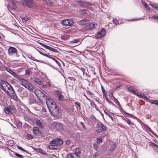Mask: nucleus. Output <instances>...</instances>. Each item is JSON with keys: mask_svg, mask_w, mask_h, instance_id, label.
<instances>
[{"mask_svg": "<svg viewBox=\"0 0 158 158\" xmlns=\"http://www.w3.org/2000/svg\"><path fill=\"white\" fill-rule=\"evenodd\" d=\"M48 108L52 115L55 116L59 114V109L55 102L48 106Z\"/></svg>", "mask_w": 158, "mask_h": 158, "instance_id": "f257e3e1", "label": "nucleus"}, {"mask_svg": "<svg viewBox=\"0 0 158 158\" xmlns=\"http://www.w3.org/2000/svg\"><path fill=\"white\" fill-rule=\"evenodd\" d=\"M7 52L8 55L10 56L18 57L19 56L18 51L14 47L9 46Z\"/></svg>", "mask_w": 158, "mask_h": 158, "instance_id": "f03ea898", "label": "nucleus"}, {"mask_svg": "<svg viewBox=\"0 0 158 158\" xmlns=\"http://www.w3.org/2000/svg\"><path fill=\"white\" fill-rule=\"evenodd\" d=\"M19 83L21 85L30 91L33 92L34 88L32 85L26 80L23 79Z\"/></svg>", "mask_w": 158, "mask_h": 158, "instance_id": "7ed1b4c3", "label": "nucleus"}, {"mask_svg": "<svg viewBox=\"0 0 158 158\" xmlns=\"http://www.w3.org/2000/svg\"><path fill=\"white\" fill-rule=\"evenodd\" d=\"M81 152V150L79 148H76L75 153H68L66 156L67 158H80V156L78 154Z\"/></svg>", "mask_w": 158, "mask_h": 158, "instance_id": "20e7f679", "label": "nucleus"}, {"mask_svg": "<svg viewBox=\"0 0 158 158\" xmlns=\"http://www.w3.org/2000/svg\"><path fill=\"white\" fill-rule=\"evenodd\" d=\"M63 143V140L60 138L53 139L50 141V144H52L54 146L57 147L58 146L62 145Z\"/></svg>", "mask_w": 158, "mask_h": 158, "instance_id": "39448f33", "label": "nucleus"}, {"mask_svg": "<svg viewBox=\"0 0 158 158\" xmlns=\"http://www.w3.org/2000/svg\"><path fill=\"white\" fill-rule=\"evenodd\" d=\"M21 3L23 5L26 6L29 8H32L34 6L33 0H21Z\"/></svg>", "mask_w": 158, "mask_h": 158, "instance_id": "423d86ee", "label": "nucleus"}, {"mask_svg": "<svg viewBox=\"0 0 158 158\" xmlns=\"http://www.w3.org/2000/svg\"><path fill=\"white\" fill-rule=\"evenodd\" d=\"M106 31L105 29L102 28L98 31L96 34L94 35V38L96 39H100L104 36L106 34Z\"/></svg>", "mask_w": 158, "mask_h": 158, "instance_id": "0eeeda50", "label": "nucleus"}, {"mask_svg": "<svg viewBox=\"0 0 158 158\" xmlns=\"http://www.w3.org/2000/svg\"><path fill=\"white\" fill-rule=\"evenodd\" d=\"M1 85L2 89L6 93L8 91V89L10 88L11 85L7 82L5 81H1Z\"/></svg>", "mask_w": 158, "mask_h": 158, "instance_id": "6e6552de", "label": "nucleus"}, {"mask_svg": "<svg viewBox=\"0 0 158 158\" xmlns=\"http://www.w3.org/2000/svg\"><path fill=\"white\" fill-rule=\"evenodd\" d=\"M97 131L99 133H101L106 130V127L101 122L97 123Z\"/></svg>", "mask_w": 158, "mask_h": 158, "instance_id": "1a4fd4ad", "label": "nucleus"}, {"mask_svg": "<svg viewBox=\"0 0 158 158\" xmlns=\"http://www.w3.org/2000/svg\"><path fill=\"white\" fill-rule=\"evenodd\" d=\"M5 113L6 114H12L15 112V110L14 106H8L4 109Z\"/></svg>", "mask_w": 158, "mask_h": 158, "instance_id": "9d476101", "label": "nucleus"}, {"mask_svg": "<svg viewBox=\"0 0 158 158\" xmlns=\"http://www.w3.org/2000/svg\"><path fill=\"white\" fill-rule=\"evenodd\" d=\"M35 94L39 99L44 97L45 96V94L42 91L39 89L34 90Z\"/></svg>", "mask_w": 158, "mask_h": 158, "instance_id": "9b49d317", "label": "nucleus"}, {"mask_svg": "<svg viewBox=\"0 0 158 158\" xmlns=\"http://www.w3.org/2000/svg\"><path fill=\"white\" fill-rule=\"evenodd\" d=\"M73 23V21L69 19H65L62 21V24L64 26H72Z\"/></svg>", "mask_w": 158, "mask_h": 158, "instance_id": "f8f14e48", "label": "nucleus"}, {"mask_svg": "<svg viewBox=\"0 0 158 158\" xmlns=\"http://www.w3.org/2000/svg\"><path fill=\"white\" fill-rule=\"evenodd\" d=\"M6 94L12 99L16 100L17 98L16 94L14 89L11 91H8L6 93Z\"/></svg>", "mask_w": 158, "mask_h": 158, "instance_id": "ddd939ff", "label": "nucleus"}, {"mask_svg": "<svg viewBox=\"0 0 158 158\" xmlns=\"http://www.w3.org/2000/svg\"><path fill=\"white\" fill-rule=\"evenodd\" d=\"M129 90L132 93L135 94V95H137L138 96L141 98H143L144 97L145 98H147V97H145L144 95H141L139 94L138 92L136 90H134V89L131 87L129 89Z\"/></svg>", "mask_w": 158, "mask_h": 158, "instance_id": "4468645a", "label": "nucleus"}, {"mask_svg": "<svg viewBox=\"0 0 158 158\" xmlns=\"http://www.w3.org/2000/svg\"><path fill=\"white\" fill-rule=\"evenodd\" d=\"M56 95L57 96L58 100L60 101H63L64 99V95L61 94V92L58 90L55 91Z\"/></svg>", "mask_w": 158, "mask_h": 158, "instance_id": "2eb2a0df", "label": "nucleus"}, {"mask_svg": "<svg viewBox=\"0 0 158 158\" xmlns=\"http://www.w3.org/2000/svg\"><path fill=\"white\" fill-rule=\"evenodd\" d=\"M40 44L42 45L43 47L45 48H46L47 49L52 52H55L56 53H57L58 52V51L56 49L54 48H52L50 46H48L44 44L43 43H40Z\"/></svg>", "mask_w": 158, "mask_h": 158, "instance_id": "dca6fc26", "label": "nucleus"}, {"mask_svg": "<svg viewBox=\"0 0 158 158\" xmlns=\"http://www.w3.org/2000/svg\"><path fill=\"white\" fill-rule=\"evenodd\" d=\"M77 2L78 3L79 6L84 7H87L88 6H90L91 5V3L89 2H87L84 1H78Z\"/></svg>", "mask_w": 158, "mask_h": 158, "instance_id": "f3484780", "label": "nucleus"}, {"mask_svg": "<svg viewBox=\"0 0 158 158\" xmlns=\"http://www.w3.org/2000/svg\"><path fill=\"white\" fill-rule=\"evenodd\" d=\"M33 132L35 135L40 136L41 135V131L37 127H34L33 128Z\"/></svg>", "mask_w": 158, "mask_h": 158, "instance_id": "a211bd4d", "label": "nucleus"}, {"mask_svg": "<svg viewBox=\"0 0 158 158\" xmlns=\"http://www.w3.org/2000/svg\"><path fill=\"white\" fill-rule=\"evenodd\" d=\"M65 127L63 124L58 123L56 124V128L58 131L63 130L65 129Z\"/></svg>", "mask_w": 158, "mask_h": 158, "instance_id": "6ab92c4d", "label": "nucleus"}, {"mask_svg": "<svg viewBox=\"0 0 158 158\" xmlns=\"http://www.w3.org/2000/svg\"><path fill=\"white\" fill-rule=\"evenodd\" d=\"M89 22V21L88 20L83 19L77 21V23L79 25H83L88 24Z\"/></svg>", "mask_w": 158, "mask_h": 158, "instance_id": "aec40b11", "label": "nucleus"}, {"mask_svg": "<svg viewBox=\"0 0 158 158\" xmlns=\"http://www.w3.org/2000/svg\"><path fill=\"white\" fill-rule=\"evenodd\" d=\"M48 58L51 59L53 60L58 65L59 67L61 66L60 63L59 61V60L60 61V60L57 57H56V58H55L54 57H52V56L50 55H49V56H48Z\"/></svg>", "mask_w": 158, "mask_h": 158, "instance_id": "412c9836", "label": "nucleus"}, {"mask_svg": "<svg viewBox=\"0 0 158 158\" xmlns=\"http://www.w3.org/2000/svg\"><path fill=\"white\" fill-rule=\"evenodd\" d=\"M51 86L50 84L48 82L43 83L41 85V88L43 89H49Z\"/></svg>", "mask_w": 158, "mask_h": 158, "instance_id": "4be33fe9", "label": "nucleus"}, {"mask_svg": "<svg viewBox=\"0 0 158 158\" xmlns=\"http://www.w3.org/2000/svg\"><path fill=\"white\" fill-rule=\"evenodd\" d=\"M54 102L53 100L51 98L47 99L46 100V103L48 107L51 105Z\"/></svg>", "mask_w": 158, "mask_h": 158, "instance_id": "5701e85b", "label": "nucleus"}, {"mask_svg": "<svg viewBox=\"0 0 158 158\" xmlns=\"http://www.w3.org/2000/svg\"><path fill=\"white\" fill-rule=\"evenodd\" d=\"M8 6L9 8L12 9L14 10L16 8V6L15 4L12 1L9 2Z\"/></svg>", "mask_w": 158, "mask_h": 158, "instance_id": "b1692460", "label": "nucleus"}, {"mask_svg": "<svg viewBox=\"0 0 158 158\" xmlns=\"http://www.w3.org/2000/svg\"><path fill=\"white\" fill-rule=\"evenodd\" d=\"M33 80L34 82L36 83L37 84L41 85L43 83V81H41L40 79H39L36 78H34Z\"/></svg>", "mask_w": 158, "mask_h": 158, "instance_id": "393cba45", "label": "nucleus"}, {"mask_svg": "<svg viewBox=\"0 0 158 158\" xmlns=\"http://www.w3.org/2000/svg\"><path fill=\"white\" fill-rule=\"evenodd\" d=\"M33 121L34 123L36 124V125L42 127V123L40 121L38 118H34Z\"/></svg>", "mask_w": 158, "mask_h": 158, "instance_id": "a878e982", "label": "nucleus"}, {"mask_svg": "<svg viewBox=\"0 0 158 158\" xmlns=\"http://www.w3.org/2000/svg\"><path fill=\"white\" fill-rule=\"evenodd\" d=\"M123 120L126 122L129 125H134V123L132 122L129 119L127 118H123Z\"/></svg>", "mask_w": 158, "mask_h": 158, "instance_id": "bb28decb", "label": "nucleus"}, {"mask_svg": "<svg viewBox=\"0 0 158 158\" xmlns=\"http://www.w3.org/2000/svg\"><path fill=\"white\" fill-rule=\"evenodd\" d=\"M25 55L28 58L34 61L36 60L35 57H33L31 54L28 53H25Z\"/></svg>", "mask_w": 158, "mask_h": 158, "instance_id": "cd10ccee", "label": "nucleus"}, {"mask_svg": "<svg viewBox=\"0 0 158 158\" xmlns=\"http://www.w3.org/2000/svg\"><path fill=\"white\" fill-rule=\"evenodd\" d=\"M31 70V69L30 68H29L26 69L25 71V75L29 76L31 74V73L30 71Z\"/></svg>", "mask_w": 158, "mask_h": 158, "instance_id": "c85d7f7f", "label": "nucleus"}, {"mask_svg": "<svg viewBox=\"0 0 158 158\" xmlns=\"http://www.w3.org/2000/svg\"><path fill=\"white\" fill-rule=\"evenodd\" d=\"M96 26H97V24L96 23H91L89 25V28L90 29H92L94 28Z\"/></svg>", "mask_w": 158, "mask_h": 158, "instance_id": "c756f323", "label": "nucleus"}, {"mask_svg": "<svg viewBox=\"0 0 158 158\" xmlns=\"http://www.w3.org/2000/svg\"><path fill=\"white\" fill-rule=\"evenodd\" d=\"M150 145L152 147H154V149L155 150H157L158 151V145L157 144L152 142L150 143Z\"/></svg>", "mask_w": 158, "mask_h": 158, "instance_id": "7c9ffc66", "label": "nucleus"}, {"mask_svg": "<svg viewBox=\"0 0 158 158\" xmlns=\"http://www.w3.org/2000/svg\"><path fill=\"white\" fill-rule=\"evenodd\" d=\"M81 40V39L80 38H77L76 39H74L73 40L71 41L70 42V43L71 44L73 43H78L80 40Z\"/></svg>", "mask_w": 158, "mask_h": 158, "instance_id": "2f4dec72", "label": "nucleus"}, {"mask_svg": "<svg viewBox=\"0 0 158 158\" xmlns=\"http://www.w3.org/2000/svg\"><path fill=\"white\" fill-rule=\"evenodd\" d=\"M13 76L19 80V82H21L23 79V78H22L20 76L17 75L16 73H15Z\"/></svg>", "mask_w": 158, "mask_h": 158, "instance_id": "473e14b6", "label": "nucleus"}, {"mask_svg": "<svg viewBox=\"0 0 158 158\" xmlns=\"http://www.w3.org/2000/svg\"><path fill=\"white\" fill-rule=\"evenodd\" d=\"M29 99V103L30 104H33L36 102L35 99L34 97H30Z\"/></svg>", "mask_w": 158, "mask_h": 158, "instance_id": "72a5a7b5", "label": "nucleus"}, {"mask_svg": "<svg viewBox=\"0 0 158 158\" xmlns=\"http://www.w3.org/2000/svg\"><path fill=\"white\" fill-rule=\"evenodd\" d=\"M48 148L51 150H56L58 148L57 147L54 146L52 144H50L48 146Z\"/></svg>", "mask_w": 158, "mask_h": 158, "instance_id": "f704fd0d", "label": "nucleus"}, {"mask_svg": "<svg viewBox=\"0 0 158 158\" xmlns=\"http://www.w3.org/2000/svg\"><path fill=\"white\" fill-rule=\"evenodd\" d=\"M6 70L9 73H10L13 76L15 74V73L12 70H11L10 69L8 68H6Z\"/></svg>", "mask_w": 158, "mask_h": 158, "instance_id": "c9c22d12", "label": "nucleus"}, {"mask_svg": "<svg viewBox=\"0 0 158 158\" xmlns=\"http://www.w3.org/2000/svg\"><path fill=\"white\" fill-rule=\"evenodd\" d=\"M68 78L70 80V82H71L72 84L74 83L75 81H76V79L74 77H68Z\"/></svg>", "mask_w": 158, "mask_h": 158, "instance_id": "e433bc0d", "label": "nucleus"}, {"mask_svg": "<svg viewBox=\"0 0 158 158\" xmlns=\"http://www.w3.org/2000/svg\"><path fill=\"white\" fill-rule=\"evenodd\" d=\"M69 38V35H63L61 36L62 39L64 40H66Z\"/></svg>", "mask_w": 158, "mask_h": 158, "instance_id": "4c0bfd02", "label": "nucleus"}, {"mask_svg": "<svg viewBox=\"0 0 158 158\" xmlns=\"http://www.w3.org/2000/svg\"><path fill=\"white\" fill-rule=\"evenodd\" d=\"M22 94L23 97H27L28 96V94L27 91L24 90L22 92Z\"/></svg>", "mask_w": 158, "mask_h": 158, "instance_id": "58836bf2", "label": "nucleus"}, {"mask_svg": "<svg viewBox=\"0 0 158 158\" xmlns=\"http://www.w3.org/2000/svg\"><path fill=\"white\" fill-rule=\"evenodd\" d=\"M147 130L152 133L154 135L156 136L158 138V136L153 131L150 127H149L148 129H147Z\"/></svg>", "mask_w": 158, "mask_h": 158, "instance_id": "ea45409f", "label": "nucleus"}, {"mask_svg": "<svg viewBox=\"0 0 158 158\" xmlns=\"http://www.w3.org/2000/svg\"><path fill=\"white\" fill-rule=\"evenodd\" d=\"M101 89L103 93V96H105L106 95V90L105 89L104 87L101 85Z\"/></svg>", "mask_w": 158, "mask_h": 158, "instance_id": "a19ab883", "label": "nucleus"}, {"mask_svg": "<svg viewBox=\"0 0 158 158\" xmlns=\"http://www.w3.org/2000/svg\"><path fill=\"white\" fill-rule=\"evenodd\" d=\"M104 112L106 114L108 115L111 118V119L112 121H113L114 118H113V117L110 115V112H106L105 110L104 111Z\"/></svg>", "mask_w": 158, "mask_h": 158, "instance_id": "79ce46f5", "label": "nucleus"}, {"mask_svg": "<svg viewBox=\"0 0 158 158\" xmlns=\"http://www.w3.org/2000/svg\"><path fill=\"white\" fill-rule=\"evenodd\" d=\"M103 139V137L101 136L99 137V138L97 139V143L98 144H100L102 142V140Z\"/></svg>", "mask_w": 158, "mask_h": 158, "instance_id": "37998d69", "label": "nucleus"}, {"mask_svg": "<svg viewBox=\"0 0 158 158\" xmlns=\"http://www.w3.org/2000/svg\"><path fill=\"white\" fill-rule=\"evenodd\" d=\"M87 10H81L80 11V14L81 15H84L86 14Z\"/></svg>", "mask_w": 158, "mask_h": 158, "instance_id": "c03bdc74", "label": "nucleus"}, {"mask_svg": "<svg viewBox=\"0 0 158 158\" xmlns=\"http://www.w3.org/2000/svg\"><path fill=\"white\" fill-rule=\"evenodd\" d=\"M27 138L28 139H31L33 138V136L31 134H27Z\"/></svg>", "mask_w": 158, "mask_h": 158, "instance_id": "a18cd8bd", "label": "nucleus"}, {"mask_svg": "<svg viewBox=\"0 0 158 158\" xmlns=\"http://www.w3.org/2000/svg\"><path fill=\"white\" fill-rule=\"evenodd\" d=\"M17 148L19 149V150H22L23 152H24L27 153H28V152H27L26 150L23 149L21 147L19 146L18 145H17Z\"/></svg>", "mask_w": 158, "mask_h": 158, "instance_id": "49530a36", "label": "nucleus"}, {"mask_svg": "<svg viewBox=\"0 0 158 158\" xmlns=\"http://www.w3.org/2000/svg\"><path fill=\"white\" fill-rule=\"evenodd\" d=\"M142 4L143 5H144V7H145V8L146 9H147L148 10H150V9L148 8L149 6L144 1L142 3Z\"/></svg>", "mask_w": 158, "mask_h": 158, "instance_id": "de8ad7c7", "label": "nucleus"}, {"mask_svg": "<svg viewBox=\"0 0 158 158\" xmlns=\"http://www.w3.org/2000/svg\"><path fill=\"white\" fill-rule=\"evenodd\" d=\"M91 105L92 107H93L94 106L97 110H98V107H97V105L94 102H91Z\"/></svg>", "mask_w": 158, "mask_h": 158, "instance_id": "09e8293b", "label": "nucleus"}, {"mask_svg": "<svg viewBox=\"0 0 158 158\" xmlns=\"http://www.w3.org/2000/svg\"><path fill=\"white\" fill-rule=\"evenodd\" d=\"M14 154L17 157L20 158H23V156L19 154L18 153L16 152H15Z\"/></svg>", "mask_w": 158, "mask_h": 158, "instance_id": "8fccbe9b", "label": "nucleus"}, {"mask_svg": "<svg viewBox=\"0 0 158 158\" xmlns=\"http://www.w3.org/2000/svg\"><path fill=\"white\" fill-rule=\"evenodd\" d=\"M38 52L41 55L44 56H46L48 57V56H49V55H48V54H45V53H43L42 52L40 51L39 50H38Z\"/></svg>", "mask_w": 158, "mask_h": 158, "instance_id": "3c124183", "label": "nucleus"}, {"mask_svg": "<svg viewBox=\"0 0 158 158\" xmlns=\"http://www.w3.org/2000/svg\"><path fill=\"white\" fill-rule=\"evenodd\" d=\"M23 90V88L22 87H19L18 89V91L19 93L22 92Z\"/></svg>", "mask_w": 158, "mask_h": 158, "instance_id": "603ef678", "label": "nucleus"}, {"mask_svg": "<svg viewBox=\"0 0 158 158\" xmlns=\"http://www.w3.org/2000/svg\"><path fill=\"white\" fill-rule=\"evenodd\" d=\"M93 147L96 150H97L98 148V145L96 143H94L93 144Z\"/></svg>", "mask_w": 158, "mask_h": 158, "instance_id": "864d4df0", "label": "nucleus"}, {"mask_svg": "<svg viewBox=\"0 0 158 158\" xmlns=\"http://www.w3.org/2000/svg\"><path fill=\"white\" fill-rule=\"evenodd\" d=\"M80 124H81V125L82 126L83 128L84 129L86 130V128L85 127V126L83 122H80Z\"/></svg>", "mask_w": 158, "mask_h": 158, "instance_id": "5fc2aeb1", "label": "nucleus"}, {"mask_svg": "<svg viewBox=\"0 0 158 158\" xmlns=\"http://www.w3.org/2000/svg\"><path fill=\"white\" fill-rule=\"evenodd\" d=\"M74 104L75 105H77L78 106V107H79V108L80 109H81V107L80 106L81 104H80V103L79 102H74Z\"/></svg>", "mask_w": 158, "mask_h": 158, "instance_id": "6e6d98bb", "label": "nucleus"}, {"mask_svg": "<svg viewBox=\"0 0 158 158\" xmlns=\"http://www.w3.org/2000/svg\"><path fill=\"white\" fill-rule=\"evenodd\" d=\"M114 102L118 106H119L120 105V103L116 98L115 99Z\"/></svg>", "mask_w": 158, "mask_h": 158, "instance_id": "4d7b16f0", "label": "nucleus"}, {"mask_svg": "<svg viewBox=\"0 0 158 158\" xmlns=\"http://www.w3.org/2000/svg\"><path fill=\"white\" fill-rule=\"evenodd\" d=\"M152 103L158 105V101L157 100H154L153 101Z\"/></svg>", "mask_w": 158, "mask_h": 158, "instance_id": "13d9d810", "label": "nucleus"}, {"mask_svg": "<svg viewBox=\"0 0 158 158\" xmlns=\"http://www.w3.org/2000/svg\"><path fill=\"white\" fill-rule=\"evenodd\" d=\"M48 64L50 66H51V67H52V68H53V69H57V67H55L54 66H53V65L51 64Z\"/></svg>", "mask_w": 158, "mask_h": 158, "instance_id": "bf43d9fd", "label": "nucleus"}, {"mask_svg": "<svg viewBox=\"0 0 158 158\" xmlns=\"http://www.w3.org/2000/svg\"><path fill=\"white\" fill-rule=\"evenodd\" d=\"M152 18L154 19H158V15H153L152 16Z\"/></svg>", "mask_w": 158, "mask_h": 158, "instance_id": "052dcab7", "label": "nucleus"}, {"mask_svg": "<svg viewBox=\"0 0 158 158\" xmlns=\"http://www.w3.org/2000/svg\"><path fill=\"white\" fill-rule=\"evenodd\" d=\"M86 92L88 93V94L89 95L93 94V93L88 90H86Z\"/></svg>", "mask_w": 158, "mask_h": 158, "instance_id": "680f3d73", "label": "nucleus"}, {"mask_svg": "<svg viewBox=\"0 0 158 158\" xmlns=\"http://www.w3.org/2000/svg\"><path fill=\"white\" fill-rule=\"evenodd\" d=\"M82 94H83L84 96L85 97L87 100H89V101L90 102L91 101V100L87 97V96H86V95L84 93H82Z\"/></svg>", "mask_w": 158, "mask_h": 158, "instance_id": "e2e57ef3", "label": "nucleus"}, {"mask_svg": "<svg viewBox=\"0 0 158 158\" xmlns=\"http://www.w3.org/2000/svg\"><path fill=\"white\" fill-rule=\"evenodd\" d=\"M24 118L25 120L26 121H29V118L27 117L26 116H24Z\"/></svg>", "mask_w": 158, "mask_h": 158, "instance_id": "0e129e2a", "label": "nucleus"}, {"mask_svg": "<svg viewBox=\"0 0 158 158\" xmlns=\"http://www.w3.org/2000/svg\"><path fill=\"white\" fill-rule=\"evenodd\" d=\"M81 70L83 72V74H84L85 73V69H84V68H81Z\"/></svg>", "mask_w": 158, "mask_h": 158, "instance_id": "69168bd1", "label": "nucleus"}, {"mask_svg": "<svg viewBox=\"0 0 158 158\" xmlns=\"http://www.w3.org/2000/svg\"><path fill=\"white\" fill-rule=\"evenodd\" d=\"M150 5L152 6V7H153V8H155V6H156V5L153 4H152L150 3L149 4Z\"/></svg>", "mask_w": 158, "mask_h": 158, "instance_id": "338daca9", "label": "nucleus"}, {"mask_svg": "<svg viewBox=\"0 0 158 158\" xmlns=\"http://www.w3.org/2000/svg\"><path fill=\"white\" fill-rule=\"evenodd\" d=\"M13 89H13V87L11 86L10 88H9V89H8V90H9V91H11Z\"/></svg>", "mask_w": 158, "mask_h": 158, "instance_id": "774afa93", "label": "nucleus"}]
</instances>
